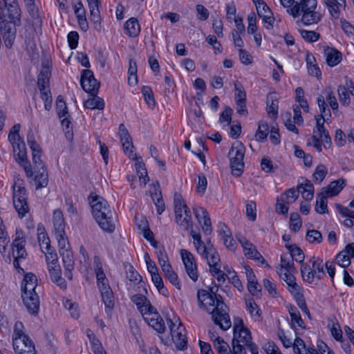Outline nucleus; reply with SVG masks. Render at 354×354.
I'll use <instances>...</instances> for the list:
<instances>
[{"instance_id": "obj_1", "label": "nucleus", "mask_w": 354, "mask_h": 354, "mask_svg": "<svg viewBox=\"0 0 354 354\" xmlns=\"http://www.w3.org/2000/svg\"><path fill=\"white\" fill-rule=\"evenodd\" d=\"M197 301L199 307L211 314L214 324L218 325L222 330H227L231 327L228 308L220 295L205 289H199L197 292Z\"/></svg>"}, {"instance_id": "obj_2", "label": "nucleus", "mask_w": 354, "mask_h": 354, "mask_svg": "<svg viewBox=\"0 0 354 354\" xmlns=\"http://www.w3.org/2000/svg\"><path fill=\"white\" fill-rule=\"evenodd\" d=\"M287 8V12L296 18L301 17L305 26L316 24L320 21L322 15L317 11V0H279Z\"/></svg>"}, {"instance_id": "obj_3", "label": "nucleus", "mask_w": 354, "mask_h": 354, "mask_svg": "<svg viewBox=\"0 0 354 354\" xmlns=\"http://www.w3.org/2000/svg\"><path fill=\"white\" fill-rule=\"evenodd\" d=\"M93 215L104 232L111 233L115 227V219L107 201L100 196L90 197Z\"/></svg>"}, {"instance_id": "obj_4", "label": "nucleus", "mask_w": 354, "mask_h": 354, "mask_svg": "<svg viewBox=\"0 0 354 354\" xmlns=\"http://www.w3.org/2000/svg\"><path fill=\"white\" fill-rule=\"evenodd\" d=\"M234 338L232 339V354H241L243 351L248 350L251 354H259L257 345L252 342V337L248 329L244 327L241 319L234 320Z\"/></svg>"}, {"instance_id": "obj_5", "label": "nucleus", "mask_w": 354, "mask_h": 354, "mask_svg": "<svg viewBox=\"0 0 354 354\" xmlns=\"http://www.w3.org/2000/svg\"><path fill=\"white\" fill-rule=\"evenodd\" d=\"M21 125L15 124L10 129L8 134V140L12 145V152L15 160L24 168L27 177L33 176L30 163L27 158V152L25 142L19 136Z\"/></svg>"}, {"instance_id": "obj_6", "label": "nucleus", "mask_w": 354, "mask_h": 354, "mask_svg": "<svg viewBox=\"0 0 354 354\" xmlns=\"http://www.w3.org/2000/svg\"><path fill=\"white\" fill-rule=\"evenodd\" d=\"M21 10L17 0L0 1V24H20Z\"/></svg>"}, {"instance_id": "obj_7", "label": "nucleus", "mask_w": 354, "mask_h": 354, "mask_svg": "<svg viewBox=\"0 0 354 354\" xmlns=\"http://www.w3.org/2000/svg\"><path fill=\"white\" fill-rule=\"evenodd\" d=\"M245 153V148L241 142H234L228 152L232 172L234 176H240L243 171Z\"/></svg>"}, {"instance_id": "obj_8", "label": "nucleus", "mask_w": 354, "mask_h": 354, "mask_svg": "<svg viewBox=\"0 0 354 354\" xmlns=\"http://www.w3.org/2000/svg\"><path fill=\"white\" fill-rule=\"evenodd\" d=\"M26 240L24 232L21 230H17L15 238L12 243V255L13 257L14 267L19 272H24V269L21 268L20 263L27 257V252L25 248Z\"/></svg>"}, {"instance_id": "obj_9", "label": "nucleus", "mask_w": 354, "mask_h": 354, "mask_svg": "<svg viewBox=\"0 0 354 354\" xmlns=\"http://www.w3.org/2000/svg\"><path fill=\"white\" fill-rule=\"evenodd\" d=\"M13 205L19 218H23L29 212L27 202L28 194L26 188L20 183H15L12 187Z\"/></svg>"}, {"instance_id": "obj_10", "label": "nucleus", "mask_w": 354, "mask_h": 354, "mask_svg": "<svg viewBox=\"0 0 354 354\" xmlns=\"http://www.w3.org/2000/svg\"><path fill=\"white\" fill-rule=\"evenodd\" d=\"M171 335L174 343L180 351H183L187 346V340L185 335V328L183 326L178 317L167 319Z\"/></svg>"}, {"instance_id": "obj_11", "label": "nucleus", "mask_w": 354, "mask_h": 354, "mask_svg": "<svg viewBox=\"0 0 354 354\" xmlns=\"http://www.w3.org/2000/svg\"><path fill=\"white\" fill-rule=\"evenodd\" d=\"M190 235L193 238V243L196 252L206 260L212 257V261H218V252L214 248L210 241L205 245L201 240V236L199 233H196L192 229L190 230Z\"/></svg>"}, {"instance_id": "obj_12", "label": "nucleus", "mask_w": 354, "mask_h": 354, "mask_svg": "<svg viewBox=\"0 0 354 354\" xmlns=\"http://www.w3.org/2000/svg\"><path fill=\"white\" fill-rule=\"evenodd\" d=\"M53 223L54 228V234L57 241L59 247L62 248H66L68 245V241L66 236L65 232V221L62 212L57 209L53 212Z\"/></svg>"}, {"instance_id": "obj_13", "label": "nucleus", "mask_w": 354, "mask_h": 354, "mask_svg": "<svg viewBox=\"0 0 354 354\" xmlns=\"http://www.w3.org/2000/svg\"><path fill=\"white\" fill-rule=\"evenodd\" d=\"M80 84L84 91L90 93L91 95H95L97 94L100 83L94 77L93 73L91 71H82Z\"/></svg>"}, {"instance_id": "obj_14", "label": "nucleus", "mask_w": 354, "mask_h": 354, "mask_svg": "<svg viewBox=\"0 0 354 354\" xmlns=\"http://www.w3.org/2000/svg\"><path fill=\"white\" fill-rule=\"evenodd\" d=\"M27 143L32 151V160L35 169L45 168L44 162L41 158V151L39 145L37 144L35 139V136L32 131H29L27 134Z\"/></svg>"}, {"instance_id": "obj_15", "label": "nucleus", "mask_w": 354, "mask_h": 354, "mask_svg": "<svg viewBox=\"0 0 354 354\" xmlns=\"http://www.w3.org/2000/svg\"><path fill=\"white\" fill-rule=\"evenodd\" d=\"M145 322L152 327L157 332L162 333L165 330V326L163 319L157 312L156 309L152 306V309L142 314Z\"/></svg>"}, {"instance_id": "obj_16", "label": "nucleus", "mask_w": 354, "mask_h": 354, "mask_svg": "<svg viewBox=\"0 0 354 354\" xmlns=\"http://www.w3.org/2000/svg\"><path fill=\"white\" fill-rule=\"evenodd\" d=\"M193 212L204 234L205 235L211 234L212 226L207 211L203 207L195 205L193 207Z\"/></svg>"}, {"instance_id": "obj_17", "label": "nucleus", "mask_w": 354, "mask_h": 354, "mask_svg": "<svg viewBox=\"0 0 354 354\" xmlns=\"http://www.w3.org/2000/svg\"><path fill=\"white\" fill-rule=\"evenodd\" d=\"M180 256L187 274L194 281H196L198 278V273L194 255L187 250L182 249L180 250Z\"/></svg>"}, {"instance_id": "obj_18", "label": "nucleus", "mask_w": 354, "mask_h": 354, "mask_svg": "<svg viewBox=\"0 0 354 354\" xmlns=\"http://www.w3.org/2000/svg\"><path fill=\"white\" fill-rule=\"evenodd\" d=\"M238 240L241 243L245 256L251 259L259 260L261 263H266L265 259L258 252L256 247L250 243L247 239L241 236L238 237Z\"/></svg>"}, {"instance_id": "obj_19", "label": "nucleus", "mask_w": 354, "mask_h": 354, "mask_svg": "<svg viewBox=\"0 0 354 354\" xmlns=\"http://www.w3.org/2000/svg\"><path fill=\"white\" fill-rule=\"evenodd\" d=\"M23 303L28 311L32 315H37L39 310V297L37 293H21Z\"/></svg>"}, {"instance_id": "obj_20", "label": "nucleus", "mask_w": 354, "mask_h": 354, "mask_svg": "<svg viewBox=\"0 0 354 354\" xmlns=\"http://www.w3.org/2000/svg\"><path fill=\"white\" fill-rule=\"evenodd\" d=\"M13 348L16 354L30 353L35 351V344L28 337L16 339L12 341Z\"/></svg>"}, {"instance_id": "obj_21", "label": "nucleus", "mask_w": 354, "mask_h": 354, "mask_svg": "<svg viewBox=\"0 0 354 354\" xmlns=\"http://www.w3.org/2000/svg\"><path fill=\"white\" fill-rule=\"evenodd\" d=\"M67 246L68 245H66V248H64L59 247V254L62 257L63 265L65 270V274L68 279H72V270L74 268L73 255V252L71 250H68Z\"/></svg>"}, {"instance_id": "obj_22", "label": "nucleus", "mask_w": 354, "mask_h": 354, "mask_svg": "<svg viewBox=\"0 0 354 354\" xmlns=\"http://www.w3.org/2000/svg\"><path fill=\"white\" fill-rule=\"evenodd\" d=\"M1 24V32L7 48L12 47L16 35L15 26L12 23H3Z\"/></svg>"}, {"instance_id": "obj_23", "label": "nucleus", "mask_w": 354, "mask_h": 354, "mask_svg": "<svg viewBox=\"0 0 354 354\" xmlns=\"http://www.w3.org/2000/svg\"><path fill=\"white\" fill-rule=\"evenodd\" d=\"M254 3L259 17L262 18L264 23L272 26L274 22V17L269 6L263 0H254Z\"/></svg>"}, {"instance_id": "obj_24", "label": "nucleus", "mask_w": 354, "mask_h": 354, "mask_svg": "<svg viewBox=\"0 0 354 354\" xmlns=\"http://www.w3.org/2000/svg\"><path fill=\"white\" fill-rule=\"evenodd\" d=\"M175 219L178 226L183 230L192 227V218L189 209L175 212Z\"/></svg>"}, {"instance_id": "obj_25", "label": "nucleus", "mask_w": 354, "mask_h": 354, "mask_svg": "<svg viewBox=\"0 0 354 354\" xmlns=\"http://www.w3.org/2000/svg\"><path fill=\"white\" fill-rule=\"evenodd\" d=\"M298 194L301 193L302 198L310 201L314 196V186L311 182L306 178H302L297 185Z\"/></svg>"}, {"instance_id": "obj_26", "label": "nucleus", "mask_w": 354, "mask_h": 354, "mask_svg": "<svg viewBox=\"0 0 354 354\" xmlns=\"http://www.w3.org/2000/svg\"><path fill=\"white\" fill-rule=\"evenodd\" d=\"M345 180L339 178L337 180L331 182L326 187L324 188L321 192L325 194L328 197L337 196L344 188Z\"/></svg>"}, {"instance_id": "obj_27", "label": "nucleus", "mask_w": 354, "mask_h": 354, "mask_svg": "<svg viewBox=\"0 0 354 354\" xmlns=\"http://www.w3.org/2000/svg\"><path fill=\"white\" fill-rule=\"evenodd\" d=\"M324 54L326 63L331 67L337 65L342 60V53L335 48L327 47L324 48Z\"/></svg>"}, {"instance_id": "obj_28", "label": "nucleus", "mask_w": 354, "mask_h": 354, "mask_svg": "<svg viewBox=\"0 0 354 354\" xmlns=\"http://www.w3.org/2000/svg\"><path fill=\"white\" fill-rule=\"evenodd\" d=\"M51 281L62 289H66V283L65 279L62 277L61 268L59 266L56 267L51 266L48 268Z\"/></svg>"}, {"instance_id": "obj_29", "label": "nucleus", "mask_w": 354, "mask_h": 354, "mask_svg": "<svg viewBox=\"0 0 354 354\" xmlns=\"http://www.w3.org/2000/svg\"><path fill=\"white\" fill-rule=\"evenodd\" d=\"M131 300L136 305L141 314L149 311V309H152L153 306L151 304L149 300L142 295H134L131 296Z\"/></svg>"}, {"instance_id": "obj_30", "label": "nucleus", "mask_w": 354, "mask_h": 354, "mask_svg": "<svg viewBox=\"0 0 354 354\" xmlns=\"http://www.w3.org/2000/svg\"><path fill=\"white\" fill-rule=\"evenodd\" d=\"M301 274L303 280L308 283H313L316 279V275L313 273V266L308 260L302 263L300 268Z\"/></svg>"}, {"instance_id": "obj_31", "label": "nucleus", "mask_w": 354, "mask_h": 354, "mask_svg": "<svg viewBox=\"0 0 354 354\" xmlns=\"http://www.w3.org/2000/svg\"><path fill=\"white\" fill-rule=\"evenodd\" d=\"M37 239L42 252H46V250L52 248L48 234L42 226L37 227Z\"/></svg>"}, {"instance_id": "obj_32", "label": "nucleus", "mask_w": 354, "mask_h": 354, "mask_svg": "<svg viewBox=\"0 0 354 354\" xmlns=\"http://www.w3.org/2000/svg\"><path fill=\"white\" fill-rule=\"evenodd\" d=\"M126 34L131 37H137L140 31V26L137 19L131 17L124 24Z\"/></svg>"}, {"instance_id": "obj_33", "label": "nucleus", "mask_w": 354, "mask_h": 354, "mask_svg": "<svg viewBox=\"0 0 354 354\" xmlns=\"http://www.w3.org/2000/svg\"><path fill=\"white\" fill-rule=\"evenodd\" d=\"M328 198V197L322 192L317 194L316 203L315 205V210L317 213L319 214H324L328 212L327 201Z\"/></svg>"}, {"instance_id": "obj_34", "label": "nucleus", "mask_w": 354, "mask_h": 354, "mask_svg": "<svg viewBox=\"0 0 354 354\" xmlns=\"http://www.w3.org/2000/svg\"><path fill=\"white\" fill-rule=\"evenodd\" d=\"M102 0L88 1V8L90 11V19L95 24L100 23L101 21L100 12V5L101 4Z\"/></svg>"}, {"instance_id": "obj_35", "label": "nucleus", "mask_w": 354, "mask_h": 354, "mask_svg": "<svg viewBox=\"0 0 354 354\" xmlns=\"http://www.w3.org/2000/svg\"><path fill=\"white\" fill-rule=\"evenodd\" d=\"M309 260L313 266V273L316 275V279L318 280L322 279L325 276L323 261L316 257H313Z\"/></svg>"}, {"instance_id": "obj_36", "label": "nucleus", "mask_w": 354, "mask_h": 354, "mask_svg": "<svg viewBox=\"0 0 354 354\" xmlns=\"http://www.w3.org/2000/svg\"><path fill=\"white\" fill-rule=\"evenodd\" d=\"M102 299L105 306V312L110 315L114 308V295L112 289L100 292Z\"/></svg>"}, {"instance_id": "obj_37", "label": "nucleus", "mask_w": 354, "mask_h": 354, "mask_svg": "<svg viewBox=\"0 0 354 354\" xmlns=\"http://www.w3.org/2000/svg\"><path fill=\"white\" fill-rule=\"evenodd\" d=\"M41 171L35 175L34 181L37 189L46 187L48 183V175L46 168L40 169Z\"/></svg>"}, {"instance_id": "obj_38", "label": "nucleus", "mask_w": 354, "mask_h": 354, "mask_svg": "<svg viewBox=\"0 0 354 354\" xmlns=\"http://www.w3.org/2000/svg\"><path fill=\"white\" fill-rule=\"evenodd\" d=\"M286 248L289 250L292 261L295 260L301 263V266L304 263V254L298 246L295 244L286 245Z\"/></svg>"}, {"instance_id": "obj_39", "label": "nucleus", "mask_w": 354, "mask_h": 354, "mask_svg": "<svg viewBox=\"0 0 354 354\" xmlns=\"http://www.w3.org/2000/svg\"><path fill=\"white\" fill-rule=\"evenodd\" d=\"M84 106L86 109L102 110L104 108V102L101 97H97V95H91V97L84 101Z\"/></svg>"}, {"instance_id": "obj_40", "label": "nucleus", "mask_w": 354, "mask_h": 354, "mask_svg": "<svg viewBox=\"0 0 354 354\" xmlns=\"http://www.w3.org/2000/svg\"><path fill=\"white\" fill-rule=\"evenodd\" d=\"M245 304L246 308L251 317L255 321H260L261 319V311L254 301L252 299H248L246 301Z\"/></svg>"}, {"instance_id": "obj_41", "label": "nucleus", "mask_w": 354, "mask_h": 354, "mask_svg": "<svg viewBox=\"0 0 354 354\" xmlns=\"http://www.w3.org/2000/svg\"><path fill=\"white\" fill-rule=\"evenodd\" d=\"M351 255L345 247L344 250L339 252L336 256V262L341 267L346 268L351 264Z\"/></svg>"}, {"instance_id": "obj_42", "label": "nucleus", "mask_w": 354, "mask_h": 354, "mask_svg": "<svg viewBox=\"0 0 354 354\" xmlns=\"http://www.w3.org/2000/svg\"><path fill=\"white\" fill-rule=\"evenodd\" d=\"M129 69H128V82L131 86H134L138 82L137 77V64L134 59H129Z\"/></svg>"}, {"instance_id": "obj_43", "label": "nucleus", "mask_w": 354, "mask_h": 354, "mask_svg": "<svg viewBox=\"0 0 354 354\" xmlns=\"http://www.w3.org/2000/svg\"><path fill=\"white\" fill-rule=\"evenodd\" d=\"M295 100L299 103L297 106L303 109L304 111L309 112L308 103L305 98L304 91L301 87H297L295 89Z\"/></svg>"}, {"instance_id": "obj_44", "label": "nucleus", "mask_w": 354, "mask_h": 354, "mask_svg": "<svg viewBox=\"0 0 354 354\" xmlns=\"http://www.w3.org/2000/svg\"><path fill=\"white\" fill-rule=\"evenodd\" d=\"M324 1L330 15L334 17L339 16V7L345 3V0H325Z\"/></svg>"}, {"instance_id": "obj_45", "label": "nucleus", "mask_w": 354, "mask_h": 354, "mask_svg": "<svg viewBox=\"0 0 354 354\" xmlns=\"http://www.w3.org/2000/svg\"><path fill=\"white\" fill-rule=\"evenodd\" d=\"M322 93V95L324 96V99L326 98L333 111H337L339 106L332 88L330 87H326L323 91Z\"/></svg>"}, {"instance_id": "obj_46", "label": "nucleus", "mask_w": 354, "mask_h": 354, "mask_svg": "<svg viewBox=\"0 0 354 354\" xmlns=\"http://www.w3.org/2000/svg\"><path fill=\"white\" fill-rule=\"evenodd\" d=\"M151 245L156 248V254L158 258V263L160 268H162L169 262L165 248L164 246L158 247L156 242L154 241L153 243H151Z\"/></svg>"}, {"instance_id": "obj_47", "label": "nucleus", "mask_w": 354, "mask_h": 354, "mask_svg": "<svg viewBox=\"0 0 354 354\" xmlns=\"http://www.w3.org/2000/svg\"><path fill=\"white\" fill-rule=\"evenodd\" d=\"M292 326L295 328H304V322L301 317L299 312L296 308L291 307L289 310Z\"/></svg>"}, {"instance_id": "obj_48", "label": "nucleus", "mask_w": 354, "mask_h": 354, "mask_svg": "<svg viewBox=\"0 0 354 354\" xmlns=\"http://www.w3.org/2000/svg\"><path fill=\"white\" fill-rule=\"evenodd\" d=\"M76 17L77 19V23L80 29L86 32L88 29V24L86 17L85 9H80L79 10L74 11Z\"/></svg>"}, {"instance_id": "obj_49", "label": "nucleus", "mask_w": 354, "mask_h": 354, "mask_svg": "<svg viewBox=\"0 0 354 354\" xmlns=\"http://www.w3.org/2000/svg\"><path fill=\"white\" fill-rule=\"evenodd\" d=\"M328 174V169L324 165L317 166L315 172L313 174V180L315 183L320 184Z\"/></svg>"}, {"instance_id": "obj_50", "label": "nucleus", "mask_w": 354, "mask_h": 354, "mask_svg": "<svg viewBox=\"0 0 354 354\" xmlns=\"http://www.w3.org/2000/svg\"><path fill=\"white\" fill-rule=\"evenodd\" d=\"M299 196L298 192L294 188L286 190L283 194L279 196L280 201H285L288 204L294 203Z\"/></svg>"}, {"instance_id": "obj_51", "label": "nucleus", "mask_w": 354, "mask_h": 354, "mask_svg": "<svg viewBox=\"0 0 354 354\" xmlns=\"http://www.w3.org/2000/svg\"><path fill=\"white\" fill-rule=\"evenodd\" d=\"M269 127L266 122H261L259 124L258 130L255 134L257 140L264 142L268 136Z\"/></svg>"}, {"instance_id": "obj_52", "label": "nucleus", "mask_w": 354, "mask_h": 354, "mask_svg": "<svg viewBox=\"0 0 354 354\" xmlns=\"http://www.w3.org/2000/svg\"><path fill=\"white\" fill-rule=\"evenodd\" d=\"M151 280L158 292L162 295H167V290L165 287L163 281L158 272L151 274Z\"/></svg>"}, {"instance_id": "obj_53", "label": "nucleus", "mask_w": 354, "mask_h": 354, "mask_svg": "<svg viewBox=\"0 0 354 354\" xmlns=\"http://www.w3.org/2000/svg\"><path fill=\"white\" fill-rule=\"evenodd\" d=\"M316 119V129L313 131V135H317L322 138V135L327 131L324 127V122L326 120L324 115H317L315 117Z\"/></svg>"}, {"instance_id": "obj_54", "label": "nucleus", "mask_w": 354, "mask_h": 354, "mask_svg": "<svg viewBox=\"0 0 354 354\" xmlns=\"http://www.w3.org/2000/svg\"><path fill=\"white\" fill-rule=\"evenodd\" d=\"M44 252L46 256V261L48 266V268L51 266L56 267L57 266H59L58 263V258L57 254L55 252V250L52 248L50 250H47Z\"/></svg>"}, {"instance_id": "obj_55", "label": "nucleus", "mask_w": 354, "mask_h": 354, "mask_svg": "<svg viewBox=\"0 0 354 354\" xmlns=\"http://www.w3.org/2000/svg\"><path fill=\"white\" fill-rule=\"evenodd\" d=\"M37 86L39 90L49 88V75L47 71H41L37 77Z\"/></svg>"}, {"instance_id": "obj_56", "label": "nucleus", "mask_w": 354, "mask_h": 354, "mask_svg": "<svg viewBox=\"0 0 354 354\" xmlns=\"http://www.w3.org/2000/svg\"><path fill=\"white\" fill-rule=\"evenodd\" d=\"M56 109L57 112L58 117L59 118L66 117L68 115V112L67 109V106L66 102L64 100L62 96L59 95L56 100Z\"/></svg>"}, {"instance_id": "obj_57", "label": "nucleus", "mask_w": 354, "mask_h": 354, "mask_svg": "<svg viewBox=\"0 0 354 354\" xmlns=\"http://www.w3.org/2000/svg\"><path fill=\"white\" fill-rule=\"evenodd\" d=\"M62 118V120H61V123L65 133V136L68 141H71L73 138V128L71 125V122L68 119V115Z\"/></svg>"}, {"instance_id": "obj_58", "label": "nucleus", "mask_w": 354, "mask_h": 354, "mask_svg": "<svg viewBox=\"0 0 354 354\" xmlns=\"http://www.w3.org/2000/svg\"><path fill=\"white\" fill-rule=\"evenodd\" d=\"M213 345L219 354H225L230 348L228 344L221 337H216Z\"/></svg>"}, {"instance_id": "obj_59", "label": "nucleus", "mask_w": 354, "mask_h": 354, "mask_svg": "<svg viewBox=\"0 0 354 354\" xmlns=\"http://www.w3.org/2000/svg\"><path fill=\"white\" fill-rule=\"evenodd\" d=\"M337 93L340 102L344 105H348L351 101L348 89L344 86H339Z\"/></svg>"}, {"instance_id": "obj_60", "label": "nucleus", "mask_w": 354, "mask_h": 354, "mask_svg": "<svg viewBox=\"0 0 354 354\" xmlns=\"http://www.w3.org/2000/svg\"><path fill=\"white\" fill-rule=\"evenodd\" d=\"M235 101H246V93L241 83L236 81L234 82Z\"/></svg>"}, {"instance_id": "obj_61", "label": "nucleus", "mask_w": 354, "mask_h": 354, "mask_svg": "<svg viewBox=\"0 0 354 354\" xmlns=\"http://www.w3.org/2000/svg\"><path fill=\"white\" fill-rule=\"evenodd\" d=\"M306 240L310 243H320L322 241V235L318 230H308Z\"/></svg>"}, {"instance_id": "obj_62", "label": "nucleus", "mask_w": 354, "mask_h": 354, "mask_svg": "<svg viewBox=\"0 0 354 354\" xmlns=\"http://www.w3.org/2000/svg\"><path fill=\"white\" fill-rule=\"evenodd\" d=\"M88 337L94 354H102L103 348L100 341L95 338L93 334H88Z\"/></svg>"}, {"instance_id": "obj_63", "label": "nucleus", "mask_w": 354, "mask_h": 354, "mask_svg": "<svg viewBox=\"0 0 354 354\" xmlns=\"http://www.w3.org/2000/svg\"><path fill=\"white\" fill-rule=\"evenodd\" d=\"M142 93L147 104L149 106H154L156 102L153 97V93L151 88L149 86H144L142 88Z\"/></svg>"}, {"instance_id": "obj_64", "label": "nucleus", "mask_w": 354, "mask_h": 354, "mask_svg": "<svg viewBox=\"0 0 354 354\" xmlns=\"http://www.w3.org/2000/svg\"><path fill=\"white\" fill-rule=\"evenodd\" d=\"M302 38L308 42H314L319 39V34L313 30H302L300 31Z\"/></svg>"}]
</instances>
